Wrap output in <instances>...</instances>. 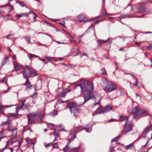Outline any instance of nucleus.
<instances>
[{"label": "nucleus", "mask_w": 152, "mask_h": 152, "mask_svg": "<svg viewBox=\"0 0 152 152\" xmlns=\"http://www.w3.org/2000/svg\"><path fill=\"white\" fill-rule=\"evenodd\" d=\"M94 89V86L93 84H91L90 85L89 90L90 93L87 94H86L84 95V102L83 104L85 102L89 100L92 97L94 99H96V98L93 94L92 92Z\"/></svg>", "instance_id": "nucleus-1"}, {"label": "nucleus", "mask_w": 152, "mask_h": 152, "mask_svg": "<svg viewBox=\"0 0 152 152\" xmlns=\"http://www.w3.org/2000/svg\"><path fill=\"white\" fill-rule=\"evenodd\" d=\"M78 105L75 102H71L69 103L68 104V106L66 108V109L69 107L70 109V112L71 113H74V116L76 117V115L75 114V109L77 108Z\"/></svg>", "instance_id": "nucleus-2"}, {"label": "nucleus", "mask_w": 152, "mask_h": 152, "mask_svg": "<svg viewBox=\"0 0 152 152\" xmlns=\"http://www.w3.org/2000/svg\"><path fill=\"white\" fill-rule=\"evenodd\" d=\"M152 129V124L149 126H147L144 130V132L141 136H140L137 140H138L142 138H144L145 137L146 134L149 132ZM151 138L152 139V132L151 135Z\"/></svg>", "instance_id": "nucleus-3"}, {"label": "nucleus", "mask_w": 152, "mask_h": 152, "mask_svg": "<svg viewBox=\"0 0 152 152\" xmlns=\"http://www.w3.org/2000/svg\"><path fill=\"white\" fill-rule=\"evenodd\" d=\"M28 72V69H24L23 71L22 72L23 74V77H24V75H26L28 77V78L31 77V76H35L37 75V73L35 72L34 70H30L29 71V74H26V72Z\"/></svg>", "instance_id": "nucleus-4"}, {"label": "nucleus", "mask_w": 152, "mask_h": 152, "mask_svg": "<svg viewBox=\"0 0 152 152\" xmlns=\"http://www.w3.org/2000/svg\"><path fill=\"white\" fill-rule=\"evenodd\" d=\"M117 88L116 85L114 84H110L108 87H106L104 89L105 91L107 93H109L116 90Z\"/></svg>", "instance_id": "nucleus-5"}, {"label": "nucleus", "mask_w": 152, "mask_h": 152, "mask_svg": "<svg viewBox=\"0 0 152 152\" xmlns=\"http://www.w3.org/2000/svg\"><path fill=\"white\" fill-rule=\"evenodd\" d=\"M127 123L128 122L126 121L125 124V127L126 128V129L122 131V134H125L126 132H130L132 129V123H129V124L127 125Z\"/></svg>", "instance_id": "nucleus-6"}, {"label": "nucleus", "mask_w": 152, "mask_h": 152, "mask_svg": "<svg viewBox=\"0 0 152 152\" xmlns=\"http://www.w3.org/2000/svg\"><path fill=\"white\" fill-rule=\"evenodd\" d=\"M148 115V114L147 113L145 110H143L142 112L138 113L135 115L134 116V117L135 119H138L141 117L146 116Z\"/></svg>", "instance_id": "nucleus-7"}, {"label": "nucleus", "mask_w": 152, "mask_h": 152, "mask_svg": "<svg viewBox=\"0 0 152 152\" xmlns=\"http://www.w3.org/2000/svg\"><path fill=\"white\" fill-rule=\"evenodd\" d=\"M90 85L88 87H86L85 86H82L81 85H80V87L81 89V94L85 95L86 94L88 91H89V88Z\"/></svg>", "instance_id": "nucleus-8"}, {"label": "nucleus", "mask_w": 152, "mask_h": 152, "mask_svg": "<svg viewBox=\"0 0 152 152\" xmlns=\"http://www.w3.org/2000/svg\"><path fill=\"white\" fill-rule=\"evenodd\" d=\"M97 105H98L99 106L98 108L96 109V114H97L104 113V112H103V110H102V108L101 105L99 101L98 102L94 104L95 106Z\"/></svg>", "instance_id": "nucleus-9"}, {"label": "nucleus", "mask_w": 152, "mask_h": 152, "mask_svg": "<svg viewBox=\"0 0 152 152\" xmlns=\"http://www.w3.org/2000/svg\"><path fill=\"white\" fill-rule=\"evenodd\" d=\"M24 77L26 78V83L24 84V85L26 86L27 89H30L32 87V86L30 84V82L29 81L28 78V77H27L26 75H25Z\"/></svg>", "instance_id": "nucleus-10"}, {"label": "nucleus", "mask_w": 152, "mask_h": 152, "mask_svg": "<svg viewBox=\"0 0 152 152\" xmlns=\"http://www.w3.org/2000/svg\"><path fill=\"white\" fill-rule=\"evenodd\" d=\"M38 114L37 112H35L33 113H31L27 115L28 119V123H29L31 119L33 118L36 117Z\"/></svg>", "instance_id": "nucleus-11"}, {"label": "nucleus", "mask_w": 152, "mask_h": 152, "mask_svg": "<svg viewBox=\"0 0 152 152\" xmlns=\"http://www.w3.org/2000/svg\"><path fill=\"white\" fill-rule=\"evenodd\" d=\"M1 81L2 83H6L7 85V86H8V89L7 90L5 91L4 92L5 93H7L9 91L10 89V88H9L8 87V85L7 83V79L6 77H4L3 78L2 80H1Z\"/></svg>", "instance_id": "nucleus-12"}, {"label": "nucleus", "mask_w": 152, "mask_h": 152, "mask_svg": "<svg viewBox=\"0 0 152 152\" xmlns=\"http://www.w3.org/2000/svg\"><path fill=\"white\" fill-rule=\"evenodd\" d=\"M68 145L69 144L67 143V144L63 149L64 152H72L71 148H69Z\"/></svg>", "instance_id": "nucleus-13"}, {"label": "nucleus", "mask_w": 152, "mask_h": 152, "mask_svg": "<svg viewBox=\"0 0 152 152\" xmlns=\"http://www.w3.org/2000/svg\"><path fill=\"white\" fill-rule=\"evenodd\" d=\"M140 110L139 107L137 106L135 107L132 110L131 113L133 114H135Z\"/></svg>", "instance_id": "nucleus-14"}, {"label": "nucleus", "mask_w": 152, "mask_h": 152, "mask_svg": "<svg viewBox=\"0 0 152 152\" xmlns=\"http://www.w3.org/2000/svg\"><path fill=\"white\" fill-rule=\"evenodd\" d=\"M9 57H5L3 61L1 63V66L2 67L4 66L7 63V62L9 61Z\"/></svg>", "instance_id": "nucleus-15"}, {"label": "nucleus", "mask_w": 152, "mask_h": 152, "mask_svg": "<svg viewBox=\"0 0 152 152\" xmlns=\"http://www.w3.org/2000/svg\"><path fill=\"white\" fill-rule=\"evenodd\" d=\"M112 109V108L110 106L108 105L104 109H103V112L104 113L107 112L109 111Z\"/></svg>", "instance_id": "nucleus-16"}, {"label": "nucleus", "mask_w": 152, "mask_h": 152, "mask_svg": "<svg viewBox=\"0 0 152 152\" xmlns=\"http://www.w3.org/2000/svg\"><path fill=\"white\" fill-rule=\"evenodd\" d=\"M85 81L84 80H82L80 81L79 83H78L77 85L75 86V87H77V86H80V85H81L83 86H85Z\"/></svg>", "instance_id": "nucleus-17"}, {"label": "nucleus", "mask_w": 152, "mask_h": 152, "mask_svg": "<svg viewBox=\"0 0 152 152\" xmlns=\"http://www.w3.org/2000/svg\"><path fill=\"white\" fill-rule=\"evenodd\" d=\"M15 69L16 71H18L20 69L19 65L15 61L13 62Z\"/></svg>", "instance_id": "nucleus-18"}, {"label": "nucleus", "mask_w": 152, "mask_h": 152, "mask_svg": "<svg viewBox=\"0 0 152 152\" xmlns=\"http://www.w3.org/2000/svg\"><path fill=\"white\" fill-rule=\"evenodd\" d=\"M58 114V111L57 110H54L52 112L50 113L49 114L51 116H54Z\"/></svg>", "instance_id": "nucleus-19"}, {"label": "nucleus", "mask_w": 152, "mask_h": 152, "mask_svg": "<svg viewBox=\"0 0 152 152\" xmlns=\"http://www.w3.org/2000/svg\"><path fill=\"white\" fill-rule=\"evenodd\" d=\"M129 117L126 116H121L120 117V119L121 121H122L126 120V121H128Z\"/></svg>", "instance_id": "nucleus-20"}, {"label": "nucleus", "mask_w": 152, "mask_h": 152, "mask_svg": "<svg viewBox=\"0 0 152 152\" xmlns=\"http://www.w3.org/2000/svg\"><path fill=\"white\" fill-rule=\"evenodd\" d=\"M12 132H13V134L12 135V137L11 140H13V138H14L16 135L17 134V130L16 129H15L12 130Z\"/></svg>", "instance_id": "nucleus-21"}, {"label": "nucleus", "mask_w": 152, "mask_h": 152, "mask_svg": "<svg viewBox=\"0 0 152 152\" xmlns=\"http://www.w3.org/2000/svg\"><path fill=\"white\" fill-rule=\"evenodd\" d=\"M26 100L25 99H23L21 101L22 102V105L19 107H18L17 108V109L18 110H20V109H22L23 107V106L24 105V103L26 102Z\"/></svg>", "instance_id": "nucleus-22"}, {"label": "nucleus", "mask_w": 152, "mask_h": 152, "mask_svg": "<svg viewBox=\"0 0 152 152\" xmlns=\"http://www.w3.org/2000/svg\"><path fill=\"white\" fill-rule=\"evenodd\" d=\"M80 149V147H74L71 148L72 152L75 151V152H78L79 150Z\"/></svg>", "instance_id": "nucleus-23"}, {"label": "nucleus", "mask_w": 152, "mask_h": 152, "mask_svg": "<svg viewBox=\"0 0 152 152\" xmlns=\"http://www.w3.org/2000/svg\"><path fill=\"white\" fill-rule=\"evenodd\" d=\"M71 91L70 90H68L67 91H66L65 92L64 91H63V92H61V93L59 95V96L61 97H64L65 95L66 94L67 92H69Z\"/></svg>", "instance_id": "nucleus-24"}, {"label": "nucleus", "mask_w": 152, "mask_h": 152, "mask_svg": "<svg viewBox=\"0 0 152 152\" xmlns=\"http://www.w3.org/2000/svg\"><path fill=\"white\" fill-rule=\"evenodd\" d=\"M134 147V144L132 143L128 145H126V148L127 149H131Z\"/></svg>", "instance_id": "nucleus-25"}, {"label": "nucleus", "mask_w": 152, "mask_h": 152, "mask_svg": "<svg viewBox=\"0 0 152 152\" xmlns=\"http://www.w3.org/2000/svg\"><path fill=\"white\" fill-rule=\"evenodd\" d=\"M77 132H76L75 134H76ZM76 137V135L75 134H74L73 136L72 137L70 138L69 139H68V144H69L70 142H71L72 140H73Z\"/></svg>", "instance_id": "nucleus-26"}, {"label": "nucleus", "mask_w": 152, "mask_h": 152, "mask_svg": "<svg viewBox=\"0 0 152 152\" xmlns=\"http://www.w3.org/2000/svg\"><path fill=\"white\" fill-rule=\"evenodd\" d=\"M45 115V113L44 112V111H43L42 113H40V118L41 120V121L40 122H39V123H40V122L42 121V119L43 118V117Z\"/></svg>", "instance_id": "nucleus-27"}, {"label": "nucleus", "mask_w": 152, "mask_h": 152, "mask_svg": "<svg viewBox=\"0 0 152 152\" xmlns=\"http://www.w3.org/2000/svg\"><path fill=\"white\" fill-rule=\"evenodd\" d=\"M120 137V136H118L117 137H116L113 139H112L111 140V142H114L115 141H117L119 139V138Z\"/></svg>", "instance_id": "nucleus-28"}, {"label": "nucleus", "mask_w": 152, "mask_h": 152, "mask_svg": "<svg viewBox=\"0 0 152 152\" xmlns=\"http://www.w3.org/2000/svg\"><path fill=\"white\" fill-rule=\"evenodd\" d=\"M97 46L99 47H100L103 43L102 40L100 39H97Z\"/></svg>", "instance_id": "nucleus-29"}, {"label": "nucleus", "mask_w": 152, "mask_h": 152, "mask_svg": "<svg viewBox=\"0 0 152 152\" xmlns=\"http://www.w3.org/2000/svg\"><path fill=\"white\" fill-rule=\"evenodd\" d=\"M26 15V14H17L16 16L17 18L18 19L19 18H21L22 16Z\"/></svg>", "instance_id": "nucleus-30"}, {"label": "nucleus", "mask_w": 152, "mask_h": 152, "mask_svg": "<svg viewBox=\"0 0 152 152\" xmlns=\"http://www.w3.org/2000/svg\"><path fill=\"white\" fill-rule=\"evenodd\" d=\"M4 137V134L3 130H2L0 133V141L1 139Z\"/></svg>", "instance_id": "nucleus-31"}, {"label": "nucleus", "mask_w": 152, "mask_h": 152, "mask_svg": "<svg viewBox=\"0 0 152 152\" xmlns=\"http://www.w3.org/2000/svg\"><path fill=\"white\" fill-rule=\"evenodd\" d=\"M58 132L56 131L55 130V134L54 136L55 137V140H54V142H55V141L57 139V137H58Z\"/></svg>", "instance_id": "nucleus-32"}, {"label": "nucleus", "mask_w": 152, "mask_h": 152, "mask_svg": "<svg viewBox=\"0 0 152 152\" xmlns=\"http://www.w3.org/2000/svg\"><path fill=\"white\" fill-rule=\"evenodd\" d=\"M145 12V9H144V8H143L142 9H139L138 11H137L139 13H141V12Z\"/></svg>", "instance_id": "nucleus-33"}, {"label": "nucleus", "mask_w": 152, "mask_h": 152, "mask_svg": "<svg viewBox=\"0 0 152 152\" xmlns=\"http://www.w3.org/2000/svg\"><path fill=\"white\" fill-rule=\"evenodd\" d=\"M26 141L28 144V145L31 144L34 145V142H31V140H30L29 139H27Z\"/></svg>", "instance_id": "nucleus-34"}, {"label": "nucleus", "mask_w": 152, "mask_h": 152, "mask_svg": "<svg viewBox=\"0 0 152 152\" xmlns=\"http://www.w3.org/2000/svg\"><path fill=\"white\" fill-rule=\"evenodd\" d=\"M44 144L45 147L46 148H48L51 145V143H45Z\"/></svg>", "instance_id": "nucleus-35"}, {"label": "nucleus", "mask_w": 152, "mask_h": 152, "mask_svg": "<svg viewBox=\"0 0 152 152\" xmlns=\"http://www.w3.org/2000/svg\"><path fill=\"white\" fill-rule=\"evenodd\" d=\"M115 147L114 146H113L112 145H111L110 146V152H112L115 148Z\"/></svg>", "instance_id": "nucleus-36"}, {"label": "nucleus", "mask_w": 152, "mask_h": 152, "mask_svg": "<svg viewBox=\"0 0 152 152\" xmlns=\"http://www.w3.org/2000/svg\"><path fill=\"white\" fill-rule=\"evenodd\" d=\"M16 115L14 113H10L8 114V116L14 117Z\"/></svg>", "instance_id": "nucleus-37"}, {"label": "nucleus", "mask_w": 152, "mask_h": 152, "mask_svg": "<svg viewBox=\"0 0 152 152\" xmlns=\"http://www.w3.org/2000/svg\"><path fill=\"white\" fill-rule=\"evenodd\" d=\"M31 13L33 14L35 16H37V15L35 14L32 11H30L29 12H27V13H26V15H28L29 14H31Z\"/></svg>", "instance_id": "nucleus-38"}, {"label": "nucleus", "mask_w": 152, "mask_h": 152, "mask_svg": "<svg viewBox=\"0 0 152 152\" xmlns=\"http://www.w3.org/2000/svg\"><path fill=\"white\" fill-rule=\"evenodd\" d=\"M78 106H79L78 105L77 106V108L75 109V113H76V112L77 113H80V110L79 108L78 107Z\"/></svg>", "instance_id": "nucleus-39"}, {"label": "nucleus", "mask_w": 152, "mask_h": 152, "mask_svg": "<svg viewBox=\"0 0 152 152\" xmlns=\"http://www.w3.org/2000/svg\"><path fill=\"white\" fill-rule=\"evenodd\" d=\"M101 71L102 72V74L104 75H106L107 74V73L106 70L105 69H101Z\"/></svg>", "instance_id": "nucleus-40"}, {"label": "nucleus", "mask_w": 152, "mask_h": 152, "mask_svg": "<svg viewBox=\"0 0 152 152\" xmlns=\"http://www.w3.org/2000/svg\"><path fill=\"white\" fill-rule=\"evenodd\" d=\"M86 131L87 132H90L91 131V128H86L85 129Z\"/></svg>", "instance_id": "nucleus-41"}, {"label": "nucleus", "mask_w": 152, "mask_h": 152, "mask_svg": "<svg viewBox=\"0 0 152 152\" xmlns=\"http://www.w3.org/2000/svg\"><path fill=\"white\" fill-rule=\"evenodd\" d=\"M26 38L27 39V41L28 42H30V37L29 36H27L26 37Z\"/></svg>", "instance_id": "nucleus-42"}, {"label": "nucleus", "mask_w": 152, "mask_h": 152, "mask_svg": "<svg viewBox=\"0 0 152 152\" xmlns=\"http://www.w3.org/2000/svg\"><path fill=\"white\" fill-rule=\"evenodd\" d=\"M57 142L54 143L53 144V147L54 148H58V146L56 144Z\"/></svg>", "instance_id": "nucleus-43"}, {"label": "nucleus", "mask_w": 152, "mask_h": 152, "mask_svg": "<svg viewBox=\"0 0 152 152\" xmlns=\"http://www.w3.org/2000/svg\"><path fill=\"white\" fill-rule=\"evenodd\" d=\"M9 144V142H7V145L5 146V147L3 148H2L1 150V151L2 152H3V151L6 148L7 146Z\"/></svg>", "instance_id": "nucleus-44"}, {"label": "nucleus", "mask_w": 152, "mask_h": 152, "mask_svg": "<svg viewBox=\"0 0 152 152\" xmlns=\"http://www.w3.org/2000/svg\"><path fill=\"white\" fill-rule=\"evenodd\" d=\"M103 19H100L99 20H96L94 22V23H98L100 21H102Z\"/></svg>", "instance_id": "nucleus-45"}, {"label": "nucleus", "mask_w": 152, "mask_h": 152, "mask_svg": "<svg viewBox=\"0 0 152 152\" xmlns=\"http://www.w3.org/2000/svg\"><path fill=\"white\" fill-rule=\"evenodd\" d=\"M51 58H52V59H53L54 58L50 57H48V56L46 57V59L48 60L49 61H50Z\"/></svg>", "instance_id": "nucleus-46"}, {"label": "nucleus", "mask_w": 152, "mask_h": 152, "mask_svg": "<svg viewBox=\"0 0 152 152\" xmlns=\"http://www.w3.org/2000/svg\"><path fill=\"white\" fill-rule=\"evenodd\" d=\"M110 39V38H108L106 40H102L103 43H106L107 42L109 41Z\"/></svg>", "instance_id": "nucleus-47"}, {"label": "nucleus", "mask_w": 152, "mask_h": 152, "mask_svg": "<svg viewBox=\"0 0 152 152\" xmlns=\"http://www.w3.org/2000/svg\"><path fill=\"white\" fill-rule=\"evenodd\" d=\"M67 66L70 67L72 68H73L75 67V66L73 64H69L66 65Z\"/></svg>", "instance_id": "nucleus-48"}, {"label": "nucleus", "mask_w": 152, "mask_h": 152, "mask_svg": "<svg viewBox=\"0 0 152 152\" xmlns=\"http://www.w3.org/2000/svg\"><path fill=\"white\" fill-rule=\"evenodd\" d=\"M14 34H9L8 35H7L5 37L7 38H8L9 37L11 36H13L14 35Z\"/></svg>", "instance_id": "nucleus-49"}, {"label": "nucleus", "mask_w": 152, "mask_h": 152, "mask_svg": "<svg viewBox=\"0 0 152 152\" xmlns=\"http://www.w3.org/2000/svg\"><path fill=\"white\" fill-rule=\"evenodd\" d=\"M10 121L9 120V119H8L6 122L3 124L2 125H4L6 124H9L10 123Z\"/></svg>", "instance_id": "nucleus-50"}, {"label": "nucleus", "mask_w": 152, "mask_h": 152, "mask_svg": "<svg viewBox=\"0 0 152 152\" xmlns=\"http://www.w3.org/2000/svg\"><path fill=\"white\" fill-rule=\"evenodd\" d=\"M10 4V3H9V4L8 5V6L10 7V9H11L10 10V11H11L13 9V7Z\"/></svg>", "instance_id": "nucleus-51"}, {"label": "nucleus", "mask_w": 152, "mask_h": 152, "mask_svg": "<svg viewBox=\"0 0 152 152\" xmlns=\"http://www.w3.org/2000/svg\"><path fill=\"white\" fill-rule=\"evenodd\" d=\"M36 92L35 91L34 94L31 95V97L33 98H35L36 97Z\"/></svg>", "instance_id": "nucleus-52"}, {"label": "nucleus", "mask_w": 152, "mask_h": 152, "mask_svg": "<svg viewBox=\"0 0 152 152\" xmlns=\"http://www.w3.org/2000/svg\"><path fill=\"white\" fill-rule=\"evenodd\" d=\"M34 55H35L34 54L30 53L28 55V57H32L34 56Z\"/></svg>", "instance_id": "nucleus-53"}, {"label": "nucleus", "mask_w": 152, "mask_h": 152, "mask_svg": "<svg viewBox=\"0 0 152 152\" xmlns=\"http://www.w3.org/2000/svg\"><path fill=\"white\" fill-rule=\"evenodd\" d=\"M17 3H19V4H20V6H21L22 7H24V6H25V5H24L23 4L21 3V2H20V1H17Z\"/></svg>", "instance_id": "nucleus-54"}, {"label": "nucleus", "mask_w": 152, "mask_h": 152, "mask_svg": "<svg viewBox=\"0 0 152 152\" xmlns=\"http://www.w3.org/2000/svg\"><path fill=\"white\" fill-rule=\"evenodd\" d=\"M147 48L149 50H151L152 48V45L148 46Z\"/></svg>", "instance_id": "nucleus-55"}, {"label": "nucleus", "mask_w": 152, "mask_h": 152, "mask_svg": "<svg viewBox=\"0 0 152 152\" xmlns=\"http://www.w3.org/2000/svg\"><path fill=\"white\" fill-rule=\"evenodd\" d=\"M83 55L84 56H88V55L86 54V53L84 52L83 53Z\"/></svg>", "instance_id": "nucleus-56"}, {"label": "nucleus", "mask_w": 152, "mask_h": 152, "mask_svg": "<svg viewBox=\"0 0 152 152\" xmlns=\"http://www.w3.org/2000/svg\"><path fill=\"white\" fill-rule=\"evenodd\" d=\"M135 81H136L135 83V86H137V83H138L137 79V78H136V79H135Z\"/></svg>", "instance_id": "nucleus-57"}, {"label": "nucleus", "mask_w": 152, "mask_h": 152, "mask_svg": "<svg viewBox=\"0 0 152 152\" xmlns=\"http://www.w3.org/2000/svg\"><path fill=\"white\" fill-rule=\"evenodd\" d=\"M22 141H21V140H20V141H19V147H20V145H21V144L22 143Z\"/></svg>", "instance_id": "nucleus-58"}, {"label": "nucleus", "mask_w": 152, "mask_h": 152, "mask_svg": "<svg viewBox=\"0 0 152 152\" xmlns=\"http://www.w3.org/2000/svg\"><path fill=\"white\" fill-rule=\"evenodd\" d=\"M54 42H55L57 43L58 44H61V42H58V41H56V40H53Z\"/></svg>", "instance_id": "nucleus-59"}, {"label": "nucleus", "mask_w": 152, "mask_h": 152, "mask_svg": "<svg viewBox=\"0 0 152 152\" xmlns=\"http://www.w3.org/2000/svg\"><path fill=\"white\" fill-rule=\"evenodd\" d=\"M2 108V106L1 105H0V114L1 113V110Z\"/></svg>", "instance_id": "nucleus-60"}, {"label": "nucleus", "mask_w": 152, "mask_h": 152, "mask_svg": "<svg viewBox=\"0 0 152 152\" xmlns=\"http://www.w3.org/2000/svg\"><path fill=\"white\" fill-rule=\"evenodd\" d=\"M129 74L131 76H132L133 77V78L134 79H136V78L133 75L131 74Z\"/></svg>", "instance_id": "nucleus-61"}, {"label": "nucleus", "mask_w": 152, "mask_h": 152, "mask_svg": "<svg viewBox=\"0 0 152 152\" xmlns=\"http://www.w3.org/2000/svg\"><path fill=\"white\" fill-rule=\"evenodd\" d=\"M129 74L131 76H132L133 77V78L134 79H136V78L133 75L131 74Z\"/></svg>", "instance_id": "nucleus-62"}, {"label": "nucleus", "mask_w": 152, "mask_h": 152, "mask_svg": "<svg viewBox=\"0 0 152 152\" xmlns=\"http://www.w3.org/2000/svg\"><path fill=\"white\" fill-rule=\"evenodd\" d=\"M144 15H142V16H136V17H138V18H142L144 16Z\"/></svg>", "instance_id": "nucleus-63"}, {"label": "nucleus", "mask_w": 152, "mask_h": 152, "mask_svg": "<svg viewBox=\"0 0 152 152\" xmlns=\"http://www.w3.org/2000/svg\"><path fill=\"white\" fill-rule=\"evenodd\" d=\"M13 59H16V58L15 55H13Z\"/></svg>", "instance_id": "nucleus-64"}]
</instances>
